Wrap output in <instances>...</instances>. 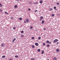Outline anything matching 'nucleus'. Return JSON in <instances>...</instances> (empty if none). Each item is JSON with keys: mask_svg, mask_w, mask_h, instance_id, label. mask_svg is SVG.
I'll use <instances>...</instances> for the list:
<instances>
[{"mask_svg": "<svg viewBox=\"0 0 60 60\" xmlns=\"http://www.w3.org/2000/svg\"><path fill=\"white\" fill-rule=\"evenodd\" d=\"M58 41V40L57 39H55L54 41V42H57V41Z\"/></svg>", "mask_w": 60, "mask_h": 60, "instance_id": "1", "label": "nucleus"}, {"mask_svg": "<svg viewBox=\"0 0 60 60\" xmlns=\"http://www.w3.org/2000/svg\"><path fill=\"white\" fill-rule=\"evenodd\" d=\"M43 19V17L42 16H41V18H40V20H41L42 19Z\"/></svg>", "mask_w": 60, "mask_h": 60, "instance_id": "2", "label": "nucleus"}, {"mask_svg": "<svg viewBox=\"0 0 60 60\" xmlns=\"http://www.w3.org/2000/svg\"><path fill=\"white\" fill-rule=\"evenodd\" d=\"M26 22L27 23H28L29 21V19H27L26 20Z\"/></svg>", "mask_w": 60, "mask_h": 60, "instance_id": "3", "label": "nucleus"}, {"mask_svg": "<svg viewBox=\"0 0 60 60\" xmlns=\"http://www.w3.org/2000/svg\"><path fill=\"white\" fill-rule=\"evenodd\" d=\"M1 46L2 47H3L4 46V44L3 43H2L1 44Z\"/></svg>", "mask_w": 60, "mask_h": 60, "instance_id": "4", "label": "nucleus"}, {"mask_svg": "<svg viewBox=\"0 0 60 60\" xmlns=\"http://www.w3.org/2000/svg\"><path fill=\"white\" fill-rule=\"evenodd\" d=\"M35 44L36 46H38V45H39V44H38V43H35Z\"/></svg>", "mask_w": 60, "mask_h": 60, "instance_id": "5", "label": "nucleus"}, {"mask_svg": "<svg viewBox=\"0 0 60 60\" xmlns=\"http://www.w3.org/2000/svg\"><path fill=\"white\" fill-rule=\"evenodd\" d=\"M15 40H16V38H15L13 40L12 42H14Z\"/></svg>", "mask_w": 60, "mask_h": 60, "instance_id": "6", "label": "nucleus"}, {"mask_svg": "<svg viewBox=\"0 0 60 60\" xmlns=\"http://www.w3.org/2000/svg\"><path fill=\"white\" fill-rule=\"evenodd\" d=\"M20 36L21 37H24V35L23 34H22Z\"/></svg>", "mask_w": 60, "mask_h": 60, "instance_id": "7", "label": "nucleus"}, {"mask_svg": "<svg viewBox=\"0 0 60 60\" xmlns=\"http://www.w3.org/2000/svg\"><path fill=\"white\" fill-rule=\"evenodd\" d=\"M53 60H57V59H56V57H54V58L53 59Z\"/></svg>", "mask_w": 60, "mask_h": 60, "instance_id": "8", "label": "nucleus"}, {"mask_svg": "<svg viewBox=\"0 0 60 60\" xmlns=\"http://www.w3.org/2000/svg\"><path fill=\"white\" fill-rule=\"evenodd\" d=\"M56 51L57 52H59V49H56Z\"/></svg>", "mask_w": 60, "mask_h": 60, "instance_id": "9", "label": "nucleus"}, {"mask_svg": "<svg viewBox=\"0 0 60 60\" xmlns=\"http://www.w3.org/2000/svg\"><path fill=\"white\" fill-rule=\"evenodd\" d=\"M41 23H42V24H43V23H44V20H42L41 22Z\"/></svg>", "mask_w": 60, "mask_h": 60, "instance_id": "10", "label": "nucleus"}, {"mask_svg": "<svg viewBox=\"0 0 60 60\" xmlns=\"http://www.w3.org/2000/svg\"><path fill=\"white\" fill-rule=\"evenodd\" d=\"M40 4H42V0H40Z\"/></svg>", "mask_w": 60, "mask_h": 60, "instance_id": "11", "label": "nucleus"}, {"mask_svg": "<svg viewBox=\"0 0 60 60\" xmlns=\"http://www.w3.org/2000/svg\"><path fill=\"white\" fill-rule=\"evenodd\" d=\"M38 52H40L41 51V50L40 49H38Z\"/></svg>", "mask_w": 60, "mask_h": 60, "instance_id": "12", "label": "nucleus"}, {"mask_svg": "<svg viewBox=\"0 0 60 60\" xmlns=\"http://www.w3.org/2000/svg\"><path fill=\"white\" fill-rule=\"evenodd\" d=\"M35 47V46H34V45H32V48H34Z\"/></svg>", "mask_w": 60, "mask_h": 60, "instance_id": "13", "label": "nucleus"}, {"mask_svg": "<svg viewBox=\"0 0 60 60\" xmlns=\"http://www.w3.org/2000/svg\"><path fill=\"white\" fill-rule=\"evenodd\" d=\"M15 57H16V58H18V57H19V56L18 55H16L15 56Z\"/></svg>", "mask_w": 60, "mask_h": 60, "instance_id": "14", "label": "nucleus"}, {"mask_svg": "<svg viewBox=\"0 0 60 60\" xmlns=\"http://www.w3.org/2000/svg\"><path fill=\"white\" fill-rule=\"evenodd\" d=\"M17 5H15L14 6L15 8H17Z\"/></svg>", "mask_w": 60, "mask_h": 60, "instance_id": "15", "label": "nucleus"}, {"mask_svg": "<svg viewBox=\"0 0 60 60\" xmlns=\"http://www.w3.org/2000/svg\"><path fill=\"white\" fill-rule=\"evenodd\" d=\"M49 46H50L48 44V45H47V47H49Z\"/></svg>", "mask_w": 60, "mask_h": 60, "instance_id": "16", "label": "nucleus"}, {"mask_svg": "<svg viewBox=\"0 0 60 60\" xmlns=\"http://www.w3.org/2000/svg\"><path fill=\"white\" fill-rule=\"evenodd\" d=\"M22 19L21 18V17H20L19 18V20H21Z\"/></svg>", "mask_w": 60, "mask_h": 60, "instance_id": "17", "label": "nucleus"}, {"mask_svg": "<svg viewBox=\"0 0 60 60\" xmlns=\"http://www.w3.org/2000/svg\"><path fill=\"white\" fill-rule=\"evenodd\" d=\"M34 37H32L31 38V39H32V40H34Z\"/></svg>", "mask_w": 60, "mask_h": 60, "instance_id": "18", "label": "nucleus"}, {"mask_svg": "<svg viewBox=\"0 0 60 60\" xmlns=\"http://www.w3.org/2000/svg\"><path fill=\"white\" fill-rule=\"evenodd\" d=\"M42 54H44V51L43 50L42 51V52L41 53Z\"/></svg>", "mask_w": 60, "mask_h": 60, "instance_id": "19", "label": "nucleus"}, {"mask_svg": "<svg viewBox=\"0 0 60 60\" xmlns=\"http://www.w3.org/2000/svg\"><path fill=\"white\" fill-rule=\"evenodd\" d=\"M21 33L22 34H23V33H24V31H23V30H22L21 31Z\"/></svg>", "mask_w": 60, "mask_h": 60, "instance_id": "20", "label": "nucleus"}, {"mask_svg": "<svg viewBox=\"0 0 60 60\" xmlns=\"http://www.w3.org/2000/svg\"><path fill=\"white\" fill-rule=\"evenodd\" d=\"M46 42L47 43H49V41L48 40L47 41H46Z\"/></svg>", "mask_w": 60, "mask_h": 60, "instance_id": "21", "label": "nucleus"}, {"mask_svg": "<svg viewBox=\"0 0 60 60\" xmlns=\"http://www.w3.org/2000/svg\"><path fill=\"white\" fill-rule=\"evenodd\" d=\"M35 59L34 58H30V60H34Z\"/></svg>", "mask_w": 60, "mask_h": 60, "instance_id": "22", "label": "nucleus"}, {"mask_svg": "<svg viewBox=\"0 0 60 60\" xmlns=\"http://www.w3.org/2000/svg\"><path fill=\"white\" fill-rule=\"evenodd\" d=\"M43 45H44V46H45V45H46V44L44 43H43Z\"/></svg>", "mask_w": 60, "mask_h": 60, "instance_id": "23", "label": "nucleus"}, {"mask_svg": "<svg viewBox=\"0 0 60 60\" xmlns=\"http://www.w3.org/2000/svg\"><path fill=\"white\" fill-rule=\"evenodd\" d=\"M54 14H52V17H54Z\"/></svg>", "mask_w": 60, "mask_h": 60, "instance_id": "24", "label": "nucleus"}, {"mask_svg": "<svg viewBox=\"0 0 60 60\" xmlns=\"http://www.w3.org/2000/svg\"><path fill=\"white\" fill-rule=\"evenodd\" d=\"M38 38L39 40H41V37H38Z\"/></svg>", "mask_w": 60, "mask_h": 60, "instance_id": "25", "label": "nucleus"}, {"mask_svg": "<svg viewBox=\"0 0 60 60\" xmlns=\"http://www.w3.org/2000/svg\"><path fill=\"white\" fill-rule=\"evenodd\" d=\"M33 28V26H31L30 27V28L31 29H32Z\"/></svg>", "mask_w": 60, "mask_h": 60, "instance_id": "26", "label": "nucleus"}, {"mask_svg": "<svg viewBox=\"0 0 60 60\" xmlns=\"http://www.w3.org/2000/svg\"><path fill=\"white\" fill-rule=\"evenodd\" d=\"M5 57V56H2V58H4Z\"/></svg>", "mask_w": 60, "mask_h": 60, "instance_id": "27", "label": "nucleus"}, {"mask_svg": "<svg viewBox=\"0 0 60 60\" xmlns=\"http://www.w3.org/2000/svg\"><path fill=\"white\" fill-rule=\"evenodd\" d=\"M5 13L6 14H8V13H7V12H5Z\"/></svg>", "mask_w": 60, "mask_h": 60, "instance_id": "28", "label": "nucleus"}, {"mask_svg": "<svg viewBox=\"0 0 60 60\" xmlns=\"http://www.w3.org/2000/svg\"><path fill=\"white\" fill-rule=\"evenodd\" d=\"M29 4H32V2L30 1V2H29Z\"/></svg>", "mask_w": 60, "mask_h": 60, "instance_id": "29", "label": "nucleus"}, {"mask_svg": "<svg viewBox=\"0 0 60 60\" xmlns=\"http://www.w3.org/2000/svg\"><path fill=\"white\" fill-rule=\"evenodd\" d=\"M0 7H1L2 6V5L1 4V3H0Z\"/></svg>", "mask_w": 60, "mask_h": 60, "instance_id": "30", "label": "nucleus"}, {"mask_svg": "<svg viewBox=\"0 0 60 60\" xmlns=\"http://www.w3.org/2000/svg\"><path fill=\"white\" fill-rule=\"evenodd\" d=\"M13 29L14 30H15V29H16V27H13Z\"/></svg>", "mask_w": 60, "mask_h": 60, "instance_id": "31", "label": "nucleus"}, {"mask_svg": "<svg viewBox=\"0 0 60 60\" xmlns=\"http://www.w3.org/2000/svg\"><path fill=\"white\" fill-rule=\"evenodd\" d=\"M57 4V5H59V3L57 2L56 3Z\"/></svg>", "mask_w": 60, "mask_h": 60, "instance_id": "32", "label": "nucleus"}, {"mask_svg": "<svg viewBox=\"0 0 60 60\" xmlns=\"http://www.w3.org/2000/svg\"><path fill=\"white\" fill-rule=\"evenodd\" d=\"M13 17H10L11 19L12 20V19H13Z\"/></svg>", "mask_w": 60, "mask_h": 60, "instance_id": "33", "label": "nucleus"}, {"mask_svg": "<svg viewBox=\"0 0 60 60\" xmlns=\"http://www.w3.org/2000/svg\"><path fill=\"white\" fill-rule=\"evenodd\" d=\"M56 7H54V9H56Z\"/></svg>", "mask_w": 60, "mask_h": 60, "instance_id": "34", "label": "nucleus"}, {"mask_svg": "<svg viewBox=\"0 0 60 60\" xmlns=\"http://www.w3.org/2000/svg\"><path fill=\"white\" fill-rule=\"evenodd\" d=\"M16 1L17 2H19V1H20V0H16Z\"/></svg>", "mask_w": 60, "mask_h": 60, "instance_id": "35", "label": "nucleus"}, {"mask_svg": "<svg viewBox=\"0 0 60 60\" xmlns=\"http://www.w3.org/2000/svg\"><path fill=\"white\" fill-rule=\"evenodd\" d=\"M50 10H51V11H52V10H53V9L51 8L50 9Z\"/></svg>", "mask_w": 60, "mask_h": 60, "instance_id": "36", "label": "nucleus"}, {"mask_svg": "<svg viewBox=\"0 0 60 60\" xmlns=\"http://www.w3.org/2000/svg\"><path fill=\"white\" fill-rule=\"evenodd\" d=\"M24 23H26V21H24Z\"/></svg>", "mask_w": 60, "mask_h": 60, "instance_id": "37", "label": "nucleus"}, {"mask_svg": "<svg viewBox=\"0 0 60 60\" xmlns=\"http://www.w3.org/2000/svg\"><path fill=\"white\" fill-rule=\"evenodd\" d=\"M49 43L50 44H51V41L49 42Z\"/></svg>", "mask_w": 60, "mask_h": 60, "instance_id": "38", "label": "nucleus"}, {"mask_svg": "<svg viewBox=\"0 0 60 60\" xmlns=\"http://www.w3.org/2000/svg\"><path fill=\"white\" fill-rule=\"evenodd\" d=\"M30 10H31V9L30 8H29L28 9V11H30Z\"/></svg>", "mask_w": 60, "mask_h": 60, "instance_id": "39", "label": "nucleus"}, {"mask_svg": "<svg viewBox=\"0 0 60 60\" xmlns=\"http://www.w3.org/2000/svg\"><path fill=\"white\" fill-rule=\"evenodd\" d=\"M9 60H12V59L10 58V59H9Z\"/></svg>", "mask_w": 60, "mask_h": 60, "instance_id": "40", "label": "nucleus"}, {"mask_svg": "<svg viewBox=\"0 0 60 60\" xmlns=\"http://www.w3.org/2000/svg\"><path fill=\"white\" fill-rule=\"evenodd\" d=\"M35 4H38V3L37 2H35Z\"/></svg>", "mask_w": 60, "mask_h": 60, "instance_id": "41", "label": "nucleus"}, {"mask_svg": "<svg viewBox=\"0 0 60 60\" xmlns=\"http://www.w3.org/2000/svg\"><path fill=\"white\" fill-rule=\"evenodd\" d=\"M2 11V9H1L0 10V11Z\"/></svg>", "mask_w": 60, "mask_h": 60, "instance_id": "42", "label": "nucleus"}, {"mask_svg": "<svg viewBox=\"0 0 60 60\" xmlns=\"http://www.w3.org/2000/svg\"><path fill=\"white\" fill-rule=\"evenodd\" d=\"M37 11H37V10H35V12H37Z\"/></svg>", "mask_w": 60, "mask_h": 60, "instance_id": "43", "label": "nucleus"}, {"mask_svg": "<svg viewBox=\"0 0 60 60\" xmlns=\"http://www.w3.org/2000/svg\"><path fill=\"white\" fill-rule=\"evenodd\" d=\"M33 4H35V3H34H34H33Z\"/></svg>", "mask_w": 60, "mask_h": 60, "instance_id": "44", "label": "nucleus"}, {"mask_svg": "<svg viewBox=\"0 0 60 60\" xmlns=\"http://www.w3.org/2000/svg\"><path fill=\"white\" fill-rule=\"evenodd\" d=\"M58 43H59V42H57L56 43V44H58Z\"/></svg>", "mask_w": 60, "mask_h": 60, "instance_id": "45", "label": "nucleus"}, {"mask_svg": "<svg viewBox=\"0 0 60 60\" xmlns=\"http://www.w3.org/2000/svg\"><path fill=\"white\" fill-rule=\"evenodd\" d=\"M45 28L44 29V30H45Z\"/></svg>", "mask_w": 60, "mask_h": 60, "instance_id": "46", "label": "nucleus"}, {"mask_svg": "<svg viewBox=\"0 0 60 60\" xmlns=\"http://www.w3.org/2000/svg\"><path fill=\"white\" fill-rule=\"evenodd\" d=\"M47 60H49V59H48Z\"/></svg>", "mask_w": 60, "mask_h": 60, "instance_id": "47", "label": "nucleus"}]
</instances>
